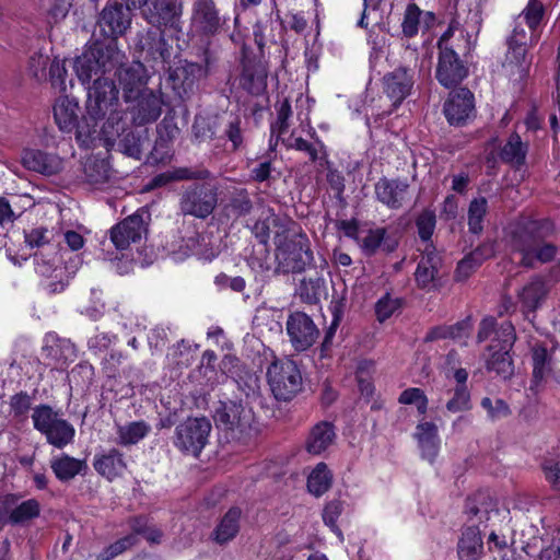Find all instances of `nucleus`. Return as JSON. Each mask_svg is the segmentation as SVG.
Returning <instances> with one entry per match:
<instances>
[{"label":"nucleus","instance_id":"obj_1","mask_svg":"<svg viewBox=\"0 0 560 560\" xmlns=\"http://www.w3.org/2000/svg\"><path fill=\"white\" fill-rule=\"evenodd\" d=\"M124 59V52L113 42H94L77 57L74 70L78 79L83 84L93 82L88 88V110L92 117L108 115V121L120 118L117 113L118 89L107 74Z\"/></svg>","mask_w":560,"mask_h":560},{"label":"nucleus","instance_id":"obj_2","mask_svg":"<svg viewBox=\"0 0 560 560\" xmlns=\"http://www.w3.org/2000/svg\"><path fill=\"white\" fill-rule=\"evenodd\" d=\"M552 231L551 222L533 221L512 232L510 247L513 254L520 256V266L535 269L538 265L548 264L556 258L558 247L545 240Z\"/></svg>","mask_w":560,"mask_h":560},{"label":"nucleus","instance_id":"obj_3","mask_svg":"<svg viewBox=\"0 0 560 560\" xmlns=\"http://www.w3.org/2000/svg\"><path fill=\"white\" fill-rule=\"evenodd\" d=\"M219 200V186L210 177L202 182H194L185 187L179 195L178 209L184 217L206 220L215 210Z\"/></svg>","mask_w":560,"mask_h":560},{"label":"nucleus","instance_id":"obj_4","mask_svg":"<svg viewBox=\"0 0 560 560\" xmlns=\"http://www.w3.org/2000/svg\"><path fill=\"white\" fill-rule=\"evenodd\" d=\"M32 420L34 429L40 432L48 444L62 450L74 440L75 429L62 418L60 410L49 405H38L33 409Z\"/></svg>","mask_w":560,"mask_h":560},{"label":"nucleus","instance_id":"obj_5","mask_svg":"<svg viewBox=\"0 0 560 560\" xmlns=\"http://www.w3.org/2000/svg\"><path fill=\"white\" fill-rule=\"evenodd\" d=\"M536 40V36L528 35L520 24L515 25L508 38V51L502 65L505 74L512 80L521 81L527 75L532 65L527 48Z\"/></svg>","mask_w":560,"mask_h":560},{"label":"nucleus","instance_id":"obj_6","mask_svg":"<svg viewBox=\"0 0 560 560\" xmlns=\"http://www.w3.org/2000/svg\"><path fill=\"white\" fill-rule=\"evenodd\" d=\"M267 381L277 400L289 401L302 388V375L289 359H276L267 369Z\"/></svg>","mask_w":560,"mask_h":560},{"label":"nucleus","instance_id":"obj_7","mask_svg":"<svg viewBox=\"0 0 560 560\" xmlns=\"http://www.w3.org/2000/svg\"><path fill=\"white\" fill-rule=\"evenodd\" d=\"M211 428L206 417H189L176 425L173 444L179 452L198 457L208 443Z\"/></svg>","mask_w":560,"mask_h":560},{"label":"nucleus","instance_id":"obj_8","mask_svg":"<svg viewBox=\"0 0 560 560\" xmlns=\"http://www.w3.org/2000/svg\"><path fill=\"white\" fill-rule=\"evenodd\" d=\"M277 259L283 272H301L313 260L310 241L303 233H294L284 241L277 235Z\"/></svg>","mask_w":560,"mask_h":560},{"label":"nucleus","instance_id":"obj_9","mask_svg":"<svg viewBox=\"0 0 560 560\" xmlns=\"http://www.w3.org/2000/svg\"><path fill=\"white\" fill-rule=\"evenodd\" d=\"M287 334L294 350L305 351L317 340L319 330L313 319L304 312H293L288 316Z\"/></svg>","mask_w":560,"mask_h":560},{"label":"nucleus","instance_id":"obj_10","mask_svg":"<svg viewBox=\"0 0 560 560\" xmlns=\"http://www.w3.org/2000/svg\"><path fill=\"white\" fill-rule=\"evenodd\" d=\"M144 217L150 219L148 211L139 210L112 228L110 238L117 249H126L147 234L148 222Z\"/></svg>","mask_w":560,"mask_h":560},{"label":"nucleus","instance_id":"obj_11","mask_svg":"<svg viewBox=\"0 0 560 560\" xmlns=\"http://www.w3.org/2000/svg\"><path fill=\"white\" fill-rule=\"evenodd\" d=\"M0 514L12 525H23L39 516L40 504L36 499L22 501L21 495L10 493L0 498Z\"/></svg>","mask_w":560,"mask_h":560},{"label":"nucleus","instance_id":"obj_12","mask_svg":"<svg viewBox=\"0 0 560 560\" xmlns=\"http://www.w3.org/2000/svg\"><path fill=\"white\" fill-rule=\"evenodd\" d=\"M253 419L252 409L236 401L222 402L214 415L218 425L238 433L246 432L250 428Z\"/></svg>","mask_w":560,"mask_h":560},{"label":"nucleus","instance_id":"obj_13","mask_svg":"<svg viewBox=\"0 0 560 560\" xmlns=\"http://www.w3.org/2000/svg\"><path fill=\"white\" fill-rule=\"evenodd\" d=\"M410 186L405 179L381 177L374 184L375 199L390 210L401 209L410 198Z\"/></svg>","mask_w":560,"mask_h":560},{"label":"nucleus","instance_id":"obj_14","mask_svg":"<svg viewBox=\"0 0 560 560\" xmlns=\"http://www.w3.org/2000/svg\"><path fill=\"white\" fill-rule=\"evenodd\" d=\"M468 74V69L455 49L444 47L439 50L435 77L441 85L451 89L459 84Z\"/></svg>","mask_w":560,"mask_h":560},{"label":"nucleus","instance_id":"obj_15","mask_svg":"<svg viewBox=\"0 0 560 560\" xmlns=\"http://www.w3.org/2000/svg\"><path fill=\"white\" fill-rule=\"evenodd\" d=\"M131 22V13L128 7L122 3L115 2L103 9L100 14L97 25L101 33L110 38L113 43L122 35L129 27Z\"/></svg>","mask_w":560,"mask_h":560},{"label":"nucleus","instance_id":"obj_16","mask_svg":"<svg viewBox=\"0 0 560 560\" xmlns=\"http://www.w3.org/2000/svg\"><path fill=\"white\" fill-rule=\"evenodd\" d=\"M182 0H144L141 11L153 26H174L182 14Z\"/></svg>","mask_w":560,"mask_h":560},{"label":"nucleus","instance_id":"obj_17","mask_svg":"<svg viewBox=\"0 0 560 560\" xmlns=\"http://www.w3.org/2000/svg\"><path fill=\"white\" fill-rule=\"evenodd\" d=\"M474 94L468 89L452 92L443 106V113L452 126H464L475 114Z\"/></svg>","mask_w":560,"mask_h":560},{"label":"nucleus","instance_id":"obj_18","mask_svg":"<svg viewBox=\"0 0 560 560\" xmlns=\"http://www.w3.org/2000/svg\"><path fill=\"white\" fill-rule=\"evenodd\" d=\"M466 524L486 527V523L499 515L498 502L488 491H478L468 497L465 504Z\"/></svg>","mask_w":560,"mask_h":560},{"label":"nucleus","instance_id":"obj_19","mask_svg":"<svg viewBox=\"0 0 560 560\" xmlns=\"http://www.w3.org/2000/svg\"><path fill=\"white\" fill-rule=\"evenodd\" d=\"M442 258L432 244H427L418 262L415 280L418 288L431 291L438 287Z\"/></svg>","mask_w":560,"mask_h":560},{"label":"nucleus","instance_id":"obj_20","mask_svg":"<svg viewBox=\"0 0 560 560\" xmlns=\"http://www.w3.org/2000/svg\"><path fill=\"white\" fill-rule=\"evenodd\" d=\"M114 71L122 89L126 102L133 100L136 95L141 93V88L148 81L147 69L139 61H133L129 65H124L121 61Z\"/></svg>","mask_w":560,"mask_h":560},{"label":"nucleus","instance_id":"obj_21","mask_svg":"<svg viewBox=\"0 0 560 560\" xmlns=\"http://www.w3.org/2000/svg\"><path fill=\"white\" fill-rule=\"evenodd\" d=\"M415 84L413 71L407 67H398L383 78L385 94L398 106L410 94Z\"/></svg>","mask_w":560,"mask_h":560},{"label":"nucleus","instance_id":"obj_22","mask_svg":"<svg viewBox=\"0 0 560 560\" xmlns=\"http://www.w3.org/2000/svg\"><path fill=\"white\" fill-rule=\"evenodd\" d=\"M136 105L132 108V120L137 126L154 122L162 114L163 100L161 92L143 90L136 95Z\"/></svg>","mask_w":560,"mask_h":560},{"label":"nucleus","instance_id":"obj_23","mask_svg":"<svg viewBox=\"0 0 560 560\" xmlns=\"http://www.w3.org/2000/svg\"><path fill=\"white\" fill-rule=\"evenodd\" d=\"M532 388L539 389L549 381L556 378L557 366L552 351L541 345H535L532 348Z\"/></svg>","mask_w":560,"mask_h":560},{"label":"nucleus","instance_id":"obj_24","mask_svg":"<svg viewBox=\"0 0 560 560\" xmlns=\"http://www.w3.org/2000/svg\"><path fill=\"white\" fill-rule=\"evenodd\" d=\"M548 292L549 285L544 277L539 275L530 277L529 281L517 292V301L521 303L522 311L524 313L535 312L542 305Z\"/></svg>","mask_w":560,"mask_h":560},{"label":"nucleus","instance_id":"obj_25","mask_svg":"<svg viewBox=\"0 0 560 560\" xmlns=\"http://www.w3.org/2000/svg\"><path fill=\"white\" fill-rule=\"evenodd\" d=\"M459 560H479L483 556L482 529L477 524H465L457 542Z\"/></svg>","mask_w":560,"mask_h":560},{"label":"nucleus","instance_id":"obj_26","mask_svg":"<svg viewBox=\"0 0 560 560\" xmlns=\"http://www.w3.org/2000/svg\"><path fill=\"white\" fill-rule=\"evenodd\" d=\"M240 82L249 94L261 95L267 89L266 66L261 61L245 60Z\"/></svg>","mask_w":560,"mask_h":560},{"label":"nucleus","instance_id":"obj_27","mask_svg":"<svg viewBox=\"0 0 560 560\" xmlns=\"http://www.w3.org/2000/svg\"><path fill=\"white\" fill-rule=\"evenodd\" d=\"M241 516L242 511L240 508H231L219 521L213 532L211 533V539L223 546L233 540L241 528Z\"/></svg>","mask_w":560,"mask_h":560},{"label":"nucleus","instance_id":"obj_28","mask_svg":"<svg viewBox=\"0 0 560 560\" xmlns=\"http://www.w3.org/2000/svg\"><path fill=\"white\" fill-rule=\"evenodd\" d=\"M336 439L335 427L327 421L316 423L310 431L305 450L313 455H319L331 446Z\"/></svg>","mask_w":560,"mask_h":560},{"label":"nucleus","instance_id":"obj_29","mask_svg":"<svg viewBox=\"0 0 560 560\" xmlns=\"http://www.w3.org/2000/svg\"><path fill=\"white\" fill-rule=\"evenodd\" d=\"M194 20L206 34H214L221 26V18L214 0H196Z\"/></svg>","mask_w":560,"mask_h":560},{"label":"nucleus","instance_id":"obj_30","mask_svg":"<svg viewBox=\"0 0 560 560\" xmlns=\"http://www.w3.org/2000/svg\"><path fill=\"white\" fill-rule=\"evenodd\" d=\"M22 164L30 171L44 175H54L61 167L60 160L39 150H25L22 154Z\"/></svg>","mask_w":560,"mask_h":560},{"label":"nucleus","instance_id":"obj_31","mask_svg":"<svg viewBox=\"0 0 560 560\" xmlns=\"http://www.w3.org/2000/svg\"><path fill=\"white\" fill-rule=\"evenodd\" d=\"M93 467L102 477L112 481L121 476L127 466L122 454L118 450L112 448L106 453L95 455Z\"/></svg>","mask_w":560,"mask_h":560},{"label":"nucleus","instance_id":"obj_32","mask_svg":"<svg viewBox=\"0 0 560 560\" xmlns=\"http://www.w3.org/2000/svg\"><path fill=\"white\" fill-rule=\"evenodd\" d=\"M50 468L58 480L67 482L78 475H84L88 465L85 460L74 458L63 453L51 458Z\"/></svg>","mask_w":560,"mask_h":560},{"label":"nucleus","instance_id":"obj_33","mask_svg":"<svg viewBox=\"0 0 560 560\" xmlns=\"http://www.w3.org/2000/svg\"><path fill=\"white\" fill-rule=\"evenodd\" d=\"M80 107L77 101L61 96L54 106V117L61 131L70 132L77 126Z\"/></svg>","mask_w":560,"mask_h":560},{"label":"nucleus","instance_id":"obj_34","mask_svg":"<svg viewBox=\"0 0 560 560\" xmlns=\"http://www.w3.org/2000/svg\"><path fill=\"white\" fill-rule=\"evenodd\" d=\"M527 152L528 142H524L518 133L513 132L501 148L499 156L502 162L518 168L525 164Z\"/></svg>","mask_w":560,"mask_h":560},{"label":"nucleus","instance_id":"obj_35","mask_svg":"<svg viewBox=\"0 0 560 560\" xmlns=\"http://www.w3.org/2000/svg\"><path fill=\"white\" fill-rule=\"evenodd\" d=\"M397 245L396 238L388 236L385 228L369 230L361 241V248L369 256L374 255L378 249L392 253L396 249Z\"/></svg>","mask_w":560,"mask_h":560},{"label":"nucleus","instance_id":"obj_36","mask_svg":"<svg viewBox=\"0 0 560 560\" xmlns=\"http://www.w3.org/2000/svg\"><path fill=\"white\" fill-rule=\"evenodd\" d=\"M415 436L422 456L432 462L436 457L440 446L438 427L433 422H421L416 428Z\"/></svg>","mask_w":560,"mask_h":560},{"label":"nucleus","instance_id":"obj_37","mask_svg":"<svg viewBox=\"0 0 560 560\" xmlns=\"http://www.w3.org/2000/svg\"><path fill=\"white\" fill-rule=\"evenodd\" d=\"M222 137L231 143L232 152L241 151L246 147L245 129L238 115H229L224 121Z\"/></svg>","mask_w":560,"mask_h":560},{"label":"nucleus","instance_id":"obj_38","mask_svg":"<svg viewBox=\"0 0 560 560\" xmlns=\"http://www.w3.org/2000/svg\"><path fill=\"white\" fill-rule=\"evenodd\" d=\"M466 35H468V30L463 28L458 21L453 20L438 42L439 50H444V47L460 50V44L464 49L469 48V39L466 38Z\"/></svg>","mask_w":560,"mask_h":560},{"label":"nucleus","instance_id":"obj_39","mask_svg":"<svg viewBox=\"0 0 560 560\" xmlns=\"http://www.w3.org/2000/svg\"><path fill=\"white\" fill-rule=\"evenodd\" d=\"M325 280L320 277H310L301 280L298 288V295L307 304H316L325 293Z\"/></svg>","mask_w":560,"mask_h":560},{"label":"nucleus","instance_id":"obj_40","mask_svg":"<svg viewBox=\"0 0 560 560\" xmlns=\"http://www.w3.org/2000/svg\"><path fill=\"white\" fill-rule=\"evenodd\" d=\"M487 369L490 372H494L503 380L510 378L514 373L510 350L498 349L493 351L491 357L487 360Z\"/></svg>","mask_w":560,"mask_h":560},{"label":"nucleus","instance_id":"obj_41","mask_svg":"<svg viewBox=\"0 0 560 560\" xmlns=\"http://www.w3.org/2000/svg\"><path fill=\"white\" fill-rule=\"evenodd\" d=\"M254 203L246 188L234 189L228 200L226 210L234 217H245L252 212Z\"/></svg>","mask_w":560,"mask_h":560},{"label":"nucleus","instance_id":"obj_42","mask_svg":"<svg viewBox=\"0 0 560 560\" xmlns=\"http://www.w3.org/2000/svg\"><path fill=\"white\" fill-rule=\"evenodd\" d=\"M331 474L325 463H319L307 478L308 491L316 497L324 494L331 486Z\"/></svg>","mask_w":560,"mask_h":560},{"label":"nucleus","instance_id":"obj_43","mask_svg":"<svg viewBox=\"0 0 560 560\" xmlns=\"http://www.w3.org/2000/svg\"><path fill=\"white\" fill-rule=\"evenodd\" d=\"M88 116H84L81 121L77 122L75 129V140L79 143L81 148H90L95 140L96 133H97V121L100 119H103V117L94 118L89 114Z\"/></svg>","mask_w":560,"mask_h":560},{"label":"nucleus","instance_id":"obj_44","mask_svg":"<svg viewBox=\"0 0 560 560\" xmlns=\"http://www.w3.org/2000/svg\"><path fill=\"white\" fill-rule=\"evenodd\" d=\"M150 431V427L144 421H135L126 425H119L117 430L118 443L121 445H131L142 440Z\"/></svg>","mask_w":560,"mask_h":560},{"label":"nucleus","instance_id":"obj_45","mask_svg":"<svg viewBox=\"0 0 560 560\" xmlns=\"http://www.w3.org/2000/svg\"><path fill=\"white\" fill-rule=\"evenodd\" d=\"M488 211V201L485 197H478L470 201L468 207L469 232L479 235L483 230V218Z\"/></svg>","mask_w":560,"mask_h":560},{"label":"nucleus","instance_id":"obj_46","mask_svg":"<svg viewBox=\"0 0 560 560\" xmlns=\"http://www.w3.org/2000/svg\"><path fill=\"white\" fill-rule=\"evenodd\" d=\"M83 170L85 178L90 184H103L109 178V165L105 160L88 159Z\"/></svg>","mask_w":560,"mask_h":560},{"label":"nucleus","instance_id":"obj_47","mask_svg":"<svg viewBox=\"0 0 560 560\" xmlns=\"http://www.w3.org/2000/svg\"><path fill=\"white\" fill-rule=\"evenodd\" d=\"M516 340L515 328L511 322L504 320L494 331V338L489 346V350L494 349L511 350Z\"/></svg>","mask_w":560,"mask_h":560},{"label":"nucleus","instance_id":"obj_48","mask_svg":"<svg viewBox=\"0 0 560 560\" xmlns=\"http://www.w3.org/2000/svg\"><path fill=\"white\" fill-rule=\"evenodd\" d=\"M285 145L289 149L305 152L312 162H316L326 156L324 144L319 141H317V143H311L301 137L291 136L287 140Z\"/></svg>","mask_w":560,"mask_h":560},{"label":"nucleus","instance_id":"obj_49","mask_svg":"<svg viewBox=\"0 0 560 560\" xmlns=\"http://www.w3.org/2000/svg\"><path fill=\"white\" fill-rule=\"evenodd\" d=\"M545 15V7L540 0H529L527 5L518 15L528 26L530 33L528 35L536 36L535 32L540 25Z\"/></svg>","mask_w":560,"mask_h":560},{"label":"nucleus","instance_id":"obj_50","mask_svg":"<svg viewBox=\"0 0 560 560\" xmlns=\"http://www.w3.org/2000/svg\"><path fill=\"white\" fill-rule=\"evenodd\" d=\"M436 215L433 210L424 209L419 213L416 219V226L418 230L419 237L424 242V246L430 244V240L435 230Z\"/></svg>","mask_w":560,"mask_h":560},{"label":"nucleus","instance_id":"obj_51","mask_svg":"<svg viewBox=\"0 0 560 560\" xmlns=\"http://www.w3.org/2000/svg\"><path fill=\"white\" fill-rule=\"evenodd\" d=\"M421 15L422 11L416 3L407 5L401 23V31L406 37L411 38L418 34Z\"/></svg>","mask_w":560,"mask_h":560},{"label":"nucleus","instance_id":"obj_52","mask_svg":"<svg viewBox=\"0 0 560 560\" xmlns=\"http://www.w3.org/2000/svg\"><path fill=\"white\" fill-rule=\"evenodd\" d=\"M485 0H470L469 2L467 0H456V8L457 10L462 9L464 5L468 4V14L465 20V24L467 25V28H470L471 31L479 30V26L481 24L482 18V3Z\"/></svg>","mask_w":560,"mask_h":560},{"label":"nucleus","instance_id":"obj_53","mask_svg":"<svg viewBox=\"0 0 560 560\" xmlns=\"http://www.w3.org/2000/svg\"><path fill=\"white\" fill-rule=\"evenodd\" d=\"M481 407L487 411L489 419L492 421L506 418L511 415L509 405L501 398L491 399L485 397L481 400Z\"/></svg>","mask_w":560,"mask_h":560},{"label":"nucleus","instance_id":"obj_54","mask_svg":"<svg viewBox=\"0 0 560 560\" xmlns=\"http://www.w3.org/2000/svg\"><path fill=\"white\" fill-rule=\"evenodd\" d=\"M470 393L467 386L457 385L453 397L447 401L446 409L450 412H459L470 409Z\"/></svg>","mask_w":560,"mask_h":560},{"label":"nucleus","instance_id":"obj_55","mask_svg":"<svg viewBox=\"0 0 560 560\" xmlns=\"http://www.w3.org/2000/svg\"><path fill=\"white\" fill-rule=\"evenodd\" d=\"M292 114L291 104L289 100H284L277 108V120L271 125V136H277L279 139L289 128V118Z\"/></svg>","mask_w":560,"mask_h":560},{"label":"nucleus","instance_id":"obj_56","mask_svg":"<svg viewBox=\"0 0 560 560\" xmlns=\"http://www.w3.org/2000/svg\"><path fill=\"white\" fill-rule=\"evenodd\" d=\"M174 182L195 180L202 182L212 177L209 170L205 167H176L172 170Z\"/></svg>","mask_w":560,"mask_h":560},{"label":"nucleus","instance_id":"obj_57","mask_svg":"<svg viewBox=\"0 0 560 560\" xmlns=\"http://www.w3.org/2000/svg\"><path fill=\"white\" fill-rule=\"evenodd\" d=\"M399 307V301L389 294L382 296L375 304V315L380 323L388 319Z\"/></svg>","mask_w":560,"mask_h":560},{"label":"nucleus","instance_id":"obj_58","mask_svg":"<svg viewBox=\"0 0 560 560\" xmlns=\"http://www.w3.org/2000/svg\"><path fill=\"white\" fill-rule=\"evenodd\" d=\"M220 253L219 245L212 242V236L209 234H200L198 235V247L196 249V254L205 259L212 260Z\"/></svg>","mask_w":560,"mask_h":560},{"label":"nucleus","instance_id":"obj_59","mask_svg":"<svg viewBox=\"0 0 560 560\" xmlns=\"http://www.w3.org/2000/svg\"><path fill=\"white\" fill-rule=\"evenodd\" d=\"M343 504L340 500H332L328 502L323 512V520L334 532L340 534L337 526V520L342 513Z\"/></svg>","mask_w":560,"mask_h":560},{"label":"nucleus","instance_id":"obj_60","mask_svg":"<svg viewBox=\"0 0 560 560\" xmlns=\"http://www.w3.org/2000/svg\"><path fill=\"white\" fill-rule=\"evenodd\" d=\"M541 469L550 486L560 491V460L546 459L541 464Z\"/></svg>","mask_w":560,"mask_h":560},{"label":"nucleus","instance_id":"obj_61","mask_svg":"<svg viewBox=\"0 0 560 560\" xmlns=\"http://www.w3.org/2000/svg\"><path fill=\"white\" fill-rule=\"evenodd\" d=\"M31 397L25 392H20L13 395L10 399L11 411L14 417H23L31 409Z\"/></svg>","mask_w":560,"mask_h":560},{"label":"nucleus","instance_id":"obj_62","mask_svg":"<svg viewBox=\"0 0 560 560\" xmlns=\"http://www.w3.org/2000/svg\"><path fill=\"white\" fill-rule=\"evenodd\" d=\"M66 77H67V69L65 67V63L59 60H54L49 67V78H50L51 84L55 88H58L60 91H65L66 90Z\"/></svg>","mask_w":560,"mask_h":560},{"label":"nucleus","instance_id":"obj_63","mask_svg":"<svg viewBox=\"0 0 560 560\" xmlns=\"http://www.w3.org/2000/svg\"><path fill=\"white\" fill-rule=\"evenodd\" d=\"M495 254V241L486 240L475 250L469 253L470 258L476 261L477 265H481L485 260L493 257Z\"/></svg>","mask_w":560,"mask_h":560},{"label":"nucleus","instance_id":"obj_64","mask_svg":"<svg viewBox=\"0 0 560 560\" xmlns=\"http://www.w3.org/2000/svg\"><path fill=\"white\" fill-rule=\"evenodd\" d=\"M49 57L37 51L34 52L28 60V70L32 75L36 79H40L45 75V70L48 66Z\"/></svg>","mask_w":560,"mask_h":560}]
</instances>
